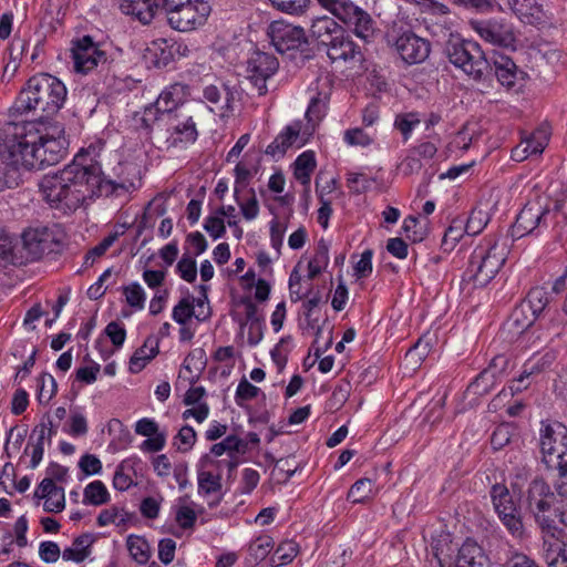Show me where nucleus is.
I'll list each match as a JSON object with an SVG mask.
<instances>
[{
    "instance_id": "5",
    "label": "nucleus",
    "mask_w": 567,
    "mask_h": 567,
    "mask_svg": "<svg viewBox=\"0 0 567 567\" xmlns=\"http://www.w3.org/2000/svg\"><path fill=\"white\" fill-rule=\"evenodd\" d=\"M539 445L543 461L549 470L557 471L556 497L567 503V426L561 422H540Z\"/></svg>"
},
{
    "instance_id": "59",
    "label": "nucleus",
    "mask_w": 567,
    "mask_h": 567,
    "mask_svg": "<svg viewBox=\"0 0 567 567\" xmlns=\"http://www.w3.org/2000/svg\"><path fill=\"white\" fill-rule=\"evenodd\" d=\"M513 426L511 424L504 423L498 425L491 436V444L493 450L498 451L506 446L513 436Z\"/></svg>"
},
{
    "instance_id": "64",
    "label": "nucleus",
    "mask_w": 567,
    "mask_h": 567,
    "mask_svg": "<svg viewBox=\"0 0 567 567\" xmlns=\"http://www.w3.org/2000/svg\"><path fill=\"white\" fill-rule=\"evenodd\" d=\"M194 316V305L188 298H183L174 308L172 312V318L175 322L181 326L186 324V322Z\"/></svg>"
},
{
    "instance_id": "19",
    "label": "nucleus",
    "mask_w": 567,
    "mask_h": 567,
    "mask_svg": "<svg viewBox=\"0 0 567 567\" xmlns=\"http://www.w3.org/2000/svg\"><path fill=\"white\" fill-rule=\"evenodd\" d=\"M69 142L61 123H53L40 130L39 147L44 167L59 163L68 151Z\"/></svg>"
},
{
    "instance_id": "36",
    "label": "nucleus",
    "mask_w": 567,
    "mask_h": 567,
    "mask_svg": "<svg viewBox=\"0 0 567 567\" xmlns=\"http://www.w3.org/2000/svg\"><path fill=\"white\" fill-rule=\"evenodd\" d=\"M293 176L308 192L310 188L311 176L317 167L316 154L313 151H305L297 156L293 164Z\"/></svg>"
},
{
    "instance_id": "53",
    "label": "nucleus",
    "mask_w": 567,
    "mask_h": 567,
    "mask_svg": "<svg viewBox=\"0 0 567 567\" xmlns=\"http://www.w3.org/2000/svg\"><path fill=\"white\" fill-rule=\"evenodd\" d=\"M489 217L482 209H473L464 221V229L468 236H476L487 226Z\"/></svg>"
},
{
    "instance_id": "49",
    "label": "nucleus",
    "mask_w": 567,
    "mask_h": 567,
    "mask_svg": "<svg viewBox=\"0 0 567 567\" xmlns=\"http://www.w3.org/2000/svg\"><path fill=\"white\" fill-rule=\"evenodd\" d=\"M125 302L135 311L143 310L146 301L144 288L136 281L122 287Z\"/></svg>"
},
{
    "instance_id": "32",
    "label": "nucleus",
    "mask_w": 567,
    "mask_h": 567,
    "mask_svg": "<svg viewBox=\"0 0 567 567\" xmlns=\"http://www.w3.org/2000/svg\"><path fill=\"white\" fill-rule=\"evenodd\" d=\"M513 13L526 24H538L544 20L542 4L536 0H507Z\"/></svg>"
},
{
    "instance_id": "25",
    "label": "nucleus",
    "mask_w": 567,
    "mask_h": 567,
    "mask_svg": "<svg viewBox=\"0 0 567 567\" xmlns=\"http://www.w3.org/2000/svg\"><path fill=\"white\" fill-rule=\"evenodd\" d=\"M326 48L327 55L332 63L360 61L362 56L360 47L344 30L334 35Z\"/></svg>"
},
{
    "instance_id": "35",
    "label": "nucleus",
    "mask_w": 567,
    "mask_h": 567,
    "mask_svg": "<svg viewBox=\"0 0 567 567\" xmlns=\"http://www.w3.org/2000/svg\"><path fill=\"white\" fill-rule=\"evenodd\" d=\"M141 463L137 456H131L123 460L115 470L113 476V487L120 492H125L131 488L135 482L136 466Z\"/></svg>"
},
{
    "instance_id": "8",
    "label": "nucleus",
    "mask_w": 567,
    "mask_h": 567,
    "mask_svg": "<svg viewBox=\"0 0 567 567\" xmlns=\"http://www.w3.org/2000/svg\"><path fill=\"white\" fill-rule=\"evenodd\" d=\"M169 25L181 32L204 25L212 12V0H163Z\"/></svg>"
},
{
    "instance_id": "1",
    "label": "nucleus",
    "mask_w": 567,
    "mask_h": 567,
    "mask_svg": "<svg viewBox=\"0 0 567 567\" xmlns=\"http://www.w3.org/2000/svg\"><path fill=\"white\" fill-rule=\"evenodd\" d=\"M96 156V148L90 145L62 169L43 177L40 189L50 207L68 214L101 197L94 165Z\"/></svg>"
},
{
    "instance_id": "15",
    "label": "nucleus",
    "mask_w": 567,
    "mask_h": 567,
    "mask_svg": "<svg viewBox=\"0 0 567 567\" xmlns=\"http://www.w3.org/2000/svg\"><path fill=\"white\" fill-rule=\"evenodd\" d=\"M491 498L494 509L507 532L516 539H523L525 528L519 507L513 499L508 488L503 484H495L491 488Z\"/></svg>"
},
{
    "instance_id": "41",
    "label": "nucleus",
    "mask_w": 567,
    "mask_h": 567,
    "mask_svg": "<svg viewBox=\"0 0 567 567\" xmlns=\"http://www.w3.org/2000/svg\"><path fill=\"white\" fill-rule=\"evenodd\" d=\"M274 545V538L268 534H260L255 537L248 545L247 564L257 565L261 563L272 550Z\"/></svg>"
},
{
    "instance_id": "3",
    "label": "nucleus",
    "mask_w": 567,
    "mask_h": 567,
    "mask_svg": "<svg viewBox=\"0 0 567 567\" xmlns=\"http://www.w3.org/2000/svg\"><path fill=\"white\" fill-rule=\"evenodd\" d=\"M40 130L33 122L8 123L0 130V158L14 169L44 168L39 152Z\"/></svg>"
},
{
    "instance_id": "18",
    "label": "nucleus",
    "mask_w": 567,
    "mask_h": 567,
    "mask_svg": "<svg viewBox=\"0 0 567 567\" xmlns=\"http://www.w3.org/2000/svg\"><path fill=\"white\" fill-rule=\"evenodd\" d=\"M278 69L279 61L274 54L255 51L247 60L246 78L257 90L258 95H266L267 81L278 72Z\"/></svg>"
},
{
    "instance_id": "54",
    "label": "nucleus",
    "mask_w": 567,
    "mask_h": 567,
    "mask_svg": "<svg viewBox=\"0 0 567 567\" xmlns=\"http://www.w3.org/2000/svg\"><path fill=\"white\" fill-rule=\"evenodd\" d=\"M89 431L86 416L79 409L71 411V415L68 422V427L64 432L73 437L84 436Z\"/></svg>"
},
{
    "instance_id": "12",
    "label": "nucleus",
    "mask_w": 567,
    "mask_h": 567,
    "mask_svg": "<svg viewBox=\"0 0 567 567\" xmlns=\"http://www.w3.org/2000/svg\"><path fill=\"white\" fill-rule=\"evenodd\" d=\"M556 213L553 212L546 200L536 198L529 200L518 213L512 227V236L522 238L526 235H539L548 228Z\"/></svg>"
},
{
    "instance_id": "61",
    "label": "nucleus",
    "mask_w": 567,
    "mask_h": 567,
    "mask_svg": "<svg viewBox=\"0 0 567 567\" xmlns=\"http://www.w3.org/2000/svg\"><path fill=\"white\" fill-rule=\"evenodd\" d=\"M203 227L213 239H219L226 234L225 220L216 212L205 218Z\"/></svg>"
},
{
    "instance_id": "33",
    "label": "nucleus",
    "mask_w": 567,
    "mask_h": 567,
    "mask_svg": "<svg viewBox=\"0 0 567 567\" xmlns=\"http://www.w3.org/2000/svg\"><path fill=\"white\" fill-rule=\"evenodd\" d=\"M329 102H330V92L329 91L316 92L310 97L308 107L305 113V117L307 120L305 125H311L312 133H315L316 127L326 117L327 112H328Z\"/></svg>"
},
{
    "instance_id": "30",
    "label": "nucleus",
    "mask_w": 567,
    "mask_h": 567,
    "mask_svg": "<svg viewBox=\"0 0 567 567\" xmlns=\"http://www.w3.org/2000/svg\"><path fill=\"white\" fill-rule=\"evenodd\" d=\"M430 549L439 567H451L458 547L449 533H441L432 538Z\"/></svg>"
},
{
    "instance_id": "51",
    "label": "nucleus",
    "mask_w": 567,
    "mask_h": 567,
    "mask_svg": "<svg viewBox=\"0 0 567 567\" xmlns=\"http://www.w3.org/2000/svg\"><path fill=\"white\" fill-rule=\"evenodd\" d=\"M374 482L370 478L358 480L348 492V499L353 504H361L373 496Z\"/></svg>"
},
{
    "instance_id": "14",
    "label": "nucleus",
    "mask_w": 567,
    "mask_h": 567,
    "mask_svg": "<svg viewBox=\"0 0 567 567\" xmlns=\"http://www.w3.org/2000/svg\"><path fill=\"white\" fill-rule=\"evenodd\" d=\"M157 123L166 126V148L184 150L198 138L197 123L192 114L185 112L168 113L158 117Z\"/></svg>"
},
{
    "instance_id": "56",
    "label": "nucleus",
    "mask_w": 567,
    "mask_h": 567,
    "mask_svg": "<svg viewBox=\"0 0 567 567\" xmlns=\"http://www.w3.org/2000/svg\"><path fill=\"white\" fill-rule=\"evenodd\" d=\"M464 220L454 219L442 239V247L444 250H452L455 245L462 239L463 235L466 234L464 229Z\"/></svg>"
},
{
    "instance_id": "39",
    "label": "nucleus",
    "mask_w": 567,
    "mask_h": 567,
    "mask_svg": "<svg viewBox=\"0 0 567 567\" xmlns=\"http://www.w3.org/2000/svg\"><path fill=\"white\" fill-rule=\"evenodd\" d=\"M248 450L249 446L246 440L239 437L236 434H230L227 435L223 441L213 444L210 447V454L216 457L228 454L229 457L234 458L246 454Z\"/></svg>"
},
{
    "instance_id": "45",
    "label": "nucleus",
    "mask_w": 567,
    "mask_h": 567,
    "mask_svg": "<svg viewBox=\"0 0 567 567\" xmlns=\"http://www.w3.org/2000/svg\"><path fill=\"white\" fill-rule=\"evenodd\" d=\"M127 550L132 559L137 564L144 565L151 557V548L144 537L130 535L126 540Z\"/></svg>"
},
{
    "instance_id": "24",
    "label": "nucleus",
    "mask_w": 567,
    "mask_h": 567,
    "mask_svg": "<svg viewBox=\"0 0 567 567\" xmlns=\"http://www.w3.org/2000/svg\"><path fill=\"white\" fill-rule=\"evenodd\" d=\"M134 432L146 437L140 445L143 453H158L166 446L167 433L152 417H142L134 424Z\"/></svg>"
},
{
    "instance_id": "2",
    "label": "nucleus",
    "mask_w": 567,
    "mask_h": 567,
    "mask_svg": "<svg viewBox=\"0 0 567 567\" xmlns=\"http://www.w3.org/2000/svg\"><path fill=\"white\" fill-rule=\"evenodd\" d=\"M526 505L540 529L543 557L547 567H567V535L559 525H566L567 503L558 502L550 486L543 478L530 482Z\"/></svg>"
},
{
    "instance_id": "52",
    "label": "nucleus",
    "mask_w": 567,
    "mask_h": 567,
    "mask_svg": "<svg viewBox=\"0 0 567 567\" xmlns=\"http://www.w3.org/2000/svg\"><path fill=\"white\" fill-rule=\"evenodd\" d=\"M421 123L419 113H401L395 116L394 127L402 134L404 142L410 140L413 130Z\"/></svg>"
},
{
    "instance_id": "7",
    "label": "nucleus",
    "mask_w": 567,
    "mask_h": 567,
    "mask_svg": "<svg viewBox=\"0 0 567 567\" xmlns=\"http://www.w3.org/2000/svg\"><path fill=\"white\" fill-rule=\"evenodd\" d=\"M319 4L341 21L360 40L372 42L378 31L372 16L351 0H317Z\"/></svg>"
},
{
    "instance_id": "22",
    "label": "nucleus",
    "mask_w": 567,
    "mask_h": 567,
    "mask_svg": "<svg viewBox=\"0 0 567 567\" xmlns=\"http://www.w3.org/2000/svg\"><path fill=\"white\" fill-rule=\"evenodd\" d=\"M394 47L401 59L408 64L423 62L431 52L430 42L410 30L403 31L396 37Z\"/></svg>"
},
{
    "instance_id": "48",
    "label": "nucleus",
    "mask_w": 567,
    "mask_h": 567,
    "mask_svg": "<svg viewBox=\"0 0 567 567\" xmlns=\"http://www.w3.org/2000/svg\"><path fill=\"white\" fill-rule=\"evenodd\" d=\"M234 198L239 207L240 214L246 221H252L259 216L260 206L254 188L249 189L248 198H240L239 194Z\"/></svg>"
},
{
    "instance_id": "29",
    "label": "nucleus",
    "mask_w": 567,
    "mask_h": 567,
    "mask_svg": "<svg viewBox=\"0 0 567 567\" xmlns=\"http://www.w3.org/2000/svg\"><path fill=\"white\" fill-rule=\"evenodd\" d=\"M197 491L200 496L214 499L208 502L209 507L218 505L223 499L221 475L208 470H199L197 472Z\"/></svg>"
},
{
    "instance_id": "37",
    "label": "nucleus",
    "mask_w": 567,
    "mask_h": 567,
    "mask_svg": "<svg viewBox=\"0 0 567 567\" xmlns=\"http://www.w3.org/2000/svg\"><path fill=\"white\" fill-rule=\"evenodd\" d=\"M158 353V341L155 337H148L130 359V371L132 373L141 372L146 364Z\"/></svg>"
},
{
    "instance_id": "50",
    "label": "nucleus",
    "mask_w": 567,
    "mask_h": 567,
    "mask_svg": "<svg viewBox=\"0 0 567 567\" xmlns=\"http://www.w3.org/2000/svg\"><path fill=\"white\" fill-rule=\"evenodd\" d=\"M299 553V545L292 539L281 542L276 548L271 560L276 566L290 564Z\"/></svg>"
},
{
    "instance_id": "40",
    "label": "nucleus",
    "mask_w": 567,
    "mask_h": 567,
    "mask_svg": "<svg viewBox=\"0 0 567 567\" xmlns=\"http://www.w3.org/2000/svg\"><path fill=\"white\" fill-rule=\"evenodd\" d=\"M329 248L330 245L324 238H320L317 241L313 255L307 266V277L309 280H313L327 269L330 260Z\"/></svg>"
},
{
    "instance_id": "55",
    "label": "nucleus",
    "mask_w": 567,
    "mask_h": 567,
    "mask_svg": "<svg viewBox=\"0 0 567 567\" xmlns=\"http://www.w3.org/2000/svg\"><path fill=\"white\" fill-rule=\"evenodd\" d=\"M197 434L193 426L184 425L173 439V445L182 453L189 452L196 443Z\"/></svg>"
},
{
    "instance_id": "27",
    "label": "nucleus",
    "mask_w": 567,
    "mask_h": 567,
    "mask_svg": "<svg viewBox=\"0 0 567 567\" xmlns=\"http://www.w3.org/2000/svg\"><path fill=\"white\" fill-rule=\"evenodd\" d=\"M451 567H489V558L481 545L467 538L458 547Z\"/></svg>"
},
{
    "instance_id": "38",
    "label": "nucleus",
    "mask_w": 567,
    "mask_h": 567,
    "mask_svg": "<svg viewBox=\"0 0 567 567\" xmlns=\"http://www.w3.org/2000/svg\"><path fill=\"white\" fill-rule=\"evenodd\" d=\"M342 30L333 18L327 16L315 19L310 28L311 35L324 47Z\"/></svg>"
},
{
    "instance_id": "16",
    "label": "nucleus",
    "mask_w": 567,
    "mask_h": 567,
    "mask_svg": "<svg viewBox=\"0 0 567 567\" xmlns=\"http://www.w3.org/2000/svg\"><path fill=\"white\" fill-rule=\"evenodd\" d=\"M70 51L73 70L79 74L85 75L107 62V53L91 35L73 39Z\"/></svg>"
},
{
    "instance_id": "26",
    "label": "nucleus",
    "mask_w": 567,
    "mask_h": 567,
    "mask_svg": "<svg viewBox=\"0 0 567 567\" xmlns=\"http://www.w3.org/2000/svg\"><path fill=\"white\" fill-rule=\"evenodd\" d=\"M33 497L43 501V511L47 513H61L65 508L64 488L52 482V478H43L35 487Z\"/></svg>"
},
{
    "instance_id": "6",
    "label": "nucleus",
    "mask_w": 567,
    "mask_h": 567,
    "mask_svg": "<svg viewBox=\"0 0 567 567\" xmlns=\"http://www.w3.org/2000/svg\"><path fill=\"white\" fill-rule=\"evenodd\" d=\"M507 246L494 238H484L473 250L464 280L485 287L498 274L507 258Z\"/></svg>"
},
{
    "instance_id": "17",
    "label": "nucleus",
    "mask_w": 567,
    "mask_h": 567,
    "mask_svg": "<svg viewBox=\"0 0 567 567\" xmlns=\"http://www.w3.org/2000/svg\"><path fill=\"white\" fill-rule=\"evenodd\" d=\"M312 135L311 125H305L301 120H295L267 145L265 153L276 159L282 158L289 150L305 146Z\"/></svg>"
},
{
    "instance_id": "13",
    "label": "nucleus",
    "mask_w": 567,
    "mask_h": 567,
    "mask_svg": "<svg viewBox=\"0 0 567 567\" xmlns=\"http://www.w3.org/2000/svg\"><path fill=\"white\" fill-rule=\"evenodd\" d=\"M64 239V233L58 225L29 228L22 234V244L32 260L44 255L58 252Z\"/></svg>"
},
{
    "instance_id": "63",
    "label": "nucleus",
    "mask_w": 567,
    "mask_h": 567,
    "mask_svg": "<svg viewBox=\"0 0 567 567\" xmlns=\"http://www.w3.org/2000/svg\"><path fill=\"white\" fill-rule=\"evenodd\" d=\"M260 389L258 386L243 379L236 389L235 401L237 405L243 406L245 402L257 398Z\"/></svg>"
},
{
    "instance_id": "21",
    "label": "nucleus",
    "mask_w": 567,
    "mask_h": 567,
    "mask_svg": "<svg viewBox=\"0 0 567 567\" xmlns=\"http://www.w3.org/2000/svg\"><path fill=\"white\" fill-rule=\"evenodd\" d=\"M272 45L280 53L298 50L307 38L303 29L285 21H274L268 28Z\"/></svg>"
},
{
    "instance_id": "31",
    "label": "nucleus",
    "mask_w": 567,
    "mask_h": 567,
    "mask_svg": "<svg viewBox=\"0 0 567 567\" xmlns=\"http://www.w3.org/2000/svg\"><path fill=\"white\" fill-rule=\"evenodd\" d=\"M118 8L122 13L148 24L155 17L157 0H118Z\"/></svg>"
},
{
    "instance_id": "9",
    "label": "nucleus",
    "mask_w": 567,
    "mask_h": 567,
    "mask_svg": "<svg viewBox=\"0 0 567 567\" xmlns=\"http://www.w3.org/2000/svg\"><path fill=\"white\" fill-rule=\"evenodd\" d=\"M190 96V87L183 82L166 85L154 104L147 105L141 116V126L147 132L152 131L158 117L168 113L185 112L183 105Z\"/></svg>"
},
{
    "instance_id": "60",
    "label": "nucleus",
    "mask_w": 567,
    "mask_h": 567,
    "mask_svg": "<svg viewBox=\"0 0 567 567\" xmlns=\"http://www.w3.org/2000/svg\"><path fill=\"white\" fill-rule=\"evenodd\" d=\"M124 522V512L117 506H111L100 512L96 517V524L100 527H105L112 524L120 525Z\"/></svg>"
},
{
    "instance_id": "57",
    "label": "nucleus",
    "mask_w": 567,
    "mask_h": 567,
    "mask_svg": "<svg viewBox=\"0 0 567 567\" xmlns=\"http://www.w3.org/2000/svg\"><path fill=\"white\" fill-rule=\"evenodd\" d=\"M176 274L187 282H194L197 277V265L195 258L184 252L182 258L177 261Z\"/></svg>"
},
{
    "instance_id": "11",
    "label": "nucleus",
    "mask_w": 567,
    "mask_h": 567,
    "mask_svg": "<svg viewBox=\"0 0 567 567\" xmlns=\"http://www.w3.org/2000/svg\"><path fill=\"white\" fill-rule=\"evenodd\" d=\"M446 55L452 64L474 80L482 79L492 69L481 45L472 40L450 41Z\"/></svg>"
},
{
    "instance_id": "42",
    "label": "nucleus",
    "mask_w": 567,
    "mask_h": 567,
    "mask_svg": "<svg viewBox=\"0 0 567 567\" xmlns=\"http://www.w3.org/2000/svg\"><path fill=\"white\" fill-rule=\"evenodd\" d=\"M110 501V492L106 485L100 480L90 482L83 489L82 504L85 506L100 507L107 504Z\"/></svg>"
},
{
    "instance_id": "4",
    "label": "nucleus",
    "mask_w": 567,
    "mask_h": 567,
    "mask_svg": "<svg viewBox=\"0 0 567 567\" xmlns=\"http://www.w3.org/2000/svg\"><path fill=\"white\" fill-rule=\"evenodd\" d=\"M66 94L65 85L58 78L48 73H40L28 80L13 107L20 114L41 110L50 116L56 114L63 107Z\"/></svg>"
},
{
    "instance_id": "62",
    "label": "nucleus",
    "mask_w": 567,
    "mask_h": 567,
    "mask_svg": "<svg viewBox=\"0 0 567 567\" xmlns=\"http://www.w3.org/2000/svg\"><path fill=\"white\" fill-rule=\"evenodd\" d=\"M175 520L183 529H190L197 520V513L190 505H179L175 513Z\"/></svg>"
},
{
    "instance_id": "43",
    "label": "nucleus",
    "mask_w": 567,
    "mask_h": 567,
    "mask_svg": "<svg viewBox=\"0 0 567 567\" xmlns=\"http://www.w3.org/2000/svg\"><path fill=\"white\" fill-rule=\"evenodd\" d=\"M223 91L220 87L214 84L206 85L203 89V97L206 102L215 105L216 109L220 112L221 115L228 114L233 111V93L227 91L225 102L221 103Z\"/></svg>"
},
{
    "instance_id": "20",
    "label": "nucleus",
    "mask_w": 567,
    "mask_h": 567,
    "mask_svg": "<svg viewBox=\"0 0 567 567\" xmlns=\"http://www.w3.org/2000/svg\"><path fill=\"white\" fill-rule=\"evenodd\" d=\"M474 30L485 41L505 49H516V35L511 23L489 19L472 23Z\"/></svg>"
},
{
    "instance_id": "46",
    "label": "nucleus",
    "mask_w": 567,
    "mask_h": 567,
    "mask_svg": "<svg viewBox=\"0 0 567 567\" xmlns=\"http://www.w3.org/2000/svg\"><path fill=\"white\" fill-rule=\"evenodd\" d=\"M124 235L123 227L118 230L110 233L105 236L101 243L91 248L84 257V266H92L99 258H101L107 249L118 239L120 236Z\"/></svg>"
},
{
    "instance_id": "28",
    "label": "nucleus",
    "mask_w": 567,
    "mask_h": 567,
    "mask_svg": "<svg viewBox=\"0 0 567 567\" xmlns=\"http://www.w3.org/2000/svg\"><path fill=\"white\" fill-rule=\"evenodd\" d=\"M508 359L503 355H495L487 368H485L470 384L475 393L487 392L495 382L505 373Z\"/></svg>"
},
{
    "instance_id": "44",
    "label": "nucleus",
    "mask_w": 567,
    "mask_h": 567,
    "mask_svg": "<svg viewBox=\"0 0 567 567\" xmlns=\"http://www.w3.org/2000/svg\"><path fill=\"white\" fill-rule=\"evenodd\" d=\"M516 71L512 59L501 55L494 60V72L502 85L512 87L515 84Z\"/></svg>"
},
{
    "instance_id": "10",
    "label": "nucleus",
    "mask_w": 567,
    "mask_h": 567,
    "mask_svg": "<svg viewBox=\"0 0 567 567\" xmlns=\"http://www.w3.org/2000/svg\"><path fill=\"white\" fill-rule=\"evenodd\" d=\"M101 197H127L141 187V175L136 164L124 162L113 168V178L104 176L101 165L94 158Z\"/></svg>"
},
{
    "instance_id": "23",
    "label": "nucleus",
    "mask_w": 567,
    "mask_h": 567,
    "mask_svg": "<svg viewBox=\"0 0 567 567\" xmlns=\"http://www.w3.org/2000/svg\"><path fill=\"white\" fill-rule=\"evenodd\" d=\"M58 432V425L49 415L43 416L40 424H38L30 435V441L24 450L25 454L31 455L30 468H35L42 461L44 454V443H51L52 437Z\"/></svg>"
},
{
    "instance_id": "34",
    "label": "nucleus",
    "mask_w": 567,
    "mask_h": 567,
    "mask_svg": "<svg viewBox=\"0 0 567 567\" xmlns=\"http://www.w3.org/2000/svg\"><path fill=\"white\" fill-rule=\"evenodd\" d=\"M94 537L90 533L79 535L73 539L70 546L62 551V559L75 564L83 563L92 553Z\"/></svg>"
},
{
    "instance_id": "47",
    "label": "nucleus",
    "mask_w": 567,
    "mask_h": 567,
    "mask_svg": "<svg viewBox=\"0 0 567 567\" xmlns=\"http://www.w3.org/2000/svg\"><path fill=\"white\" fill-rule=\"evenodd\" d=\"M38 402L47 405L55 396L58 392V383L52 374L43 372L39 375L38 380Z\"/></svg>"
},
{
    "instance_id": "58",
    "label": "nucleus",
    "mask_w": 567,
    "mask_h": 567,
    "mask_svg": "<svg viewBox=\"0 0 567 567\" xmlns=\"http://www.w3.org/2000/svg\"><path fill=\"white\" fill-rule=\"evenodd\" d=\"M374 181L362 173H348L347 174V186L350 192L355 194L365 193L371 188Z\"/></svg>"
}]
</instances>
